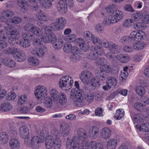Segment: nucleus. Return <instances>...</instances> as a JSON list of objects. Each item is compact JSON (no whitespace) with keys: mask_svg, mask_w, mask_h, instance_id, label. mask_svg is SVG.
Segmentation results:
<instances>
[{"mask_svg":"<svg viewBox=\"0 0 149 149\" xmlns=\"http://www.w3.org/2000/svg\"><path fill=\"white\" fill-rule=\"evenodd\" d=\"M61 141L59 131L54 129L51 132L45 140V146L47 149H60Z\"/></svg>","mask_w":149,"mask_h":149,"instance_id":"nucleus-1","label":"nucleus"},{"mask_svg":"<svg viewBox=\"0 0 149 149\" xmlns=\"http://www.w3.org/2000/svg\"><path fill=\"white\" fill-rule=\"evenodd\" d=\"M19 32L17 28L14 27L6 26L4 30L0 32V40H8L11 45H14L16 40L18 38L16 36L19 34Z\"/></svg>","mask_w":149,"mask_h":149,"instance_id":"nucleus-2","label":"nucleus"},{"mask_svg":"<svg viewBox=\"0 0 149 149\" xmlns=\"http://www.w3.org/2000/svg\"><path fill=\"white\" fill-rule=\"evenodd\" d=\"M70 97L75 102V105L78 107H82L84 105L83 100V97L81 91L77 92L71 91Z\"/></svg>","mask_w":149,"mask_h":149,"instance_id":"nucleus-3","label":"nucleus"},{"mask_svg":"<svg viewBox=\"0 0 149 149\" xmlns=\"http://www.w3.org/2000/svg\"><path fill=\"white\" fill-rule=\"evenodd\" d=\"M83 141H80L78 137L76 136L73 137L71 139H70L69 138L67 139L66 147L67 149H76L78 147V149L79 146L81 145Z\"/></svg>","mask_w":149,"mask_h":149,"instance_id":"nucleus-4","label":"nucleus"},{"mask_svg":"<svg viewBox=\"0 0 149 149\" xmlns=\"http://www.w3.org/2000/svg\"><path fill=\"white\" fill-rule=\"evenodd\" d=\"M73 81L72 78L68 76L62 77L60 79L59 86L61 88H65L66 90L72 87Z\"/></svg>","mask_w":149,"mask_h":149,"instance_id":"nucleus-5","label":"nucleus"},{"mask_svg":"<svg viewBox=\"0 0 149 149\" xmlns=\"http://www.w3.org/2000/svg\"><path fill=\"white\" fill-rule=\"evenodd\" d=\"M47 38L49 40L45 43L51 42L54 48L56 49H59L62 47L63 43V40L61 39H57L54 34H48Z\"/></svg>","mask_w":149,"mask_h":149,"instance_id":"nucleus-6","label":"nucleus"},{"mask_svg":"<svg viewBox=\"0 0 149 149\" xmlns=\"http://www.w3.org/2000/svg\"><path fill=\"white\" fill-rule=\"evenodd\" d=\"M41 141L40 137L38 136H35L31 138L30 141L27 140H25L24 143L27 146L31 147L33 149H36L39 147Z\"/></svg>","mask_w":149,"mask_h":149,"instance_id":"nucleus-7","label":"nucleus"},{"mask_svg":"<svg viewBox=\"0 0 149 149\" xmlns=\"http://www.w3.org/2000/svg\"><path fill=\"white\" fill-rule=\"evenodd\" d=\"M31 32L33 35L38 36L44 42L49 40L47 38L48 35H47V33L43 34L41 30L35 25L32 28Z\"/></svg>","mask_w":149,"mask_h":149,"instance_id":"nucleus-8","label":"nucleus"},{"mask_svg":"<svg viewBox=\"0 0 149 149\" xmlns=\"http://www.w3.org/2000/svg\"><path fill=\"white\" fill-rule=\"evenodd\" d=\"M100 142L93 141L89 143L86 141L83 142L79 146V149H97Z\"/></svg>","mask_w":149,"mask_h":149,"instance_id":"nucleus-9","label":"nucleus"},{"mask_svg":"<svg viewBox=\"0 0 149 149\" xmlns=\"http://www.w3.org/2000/svg\"><path fill=\"white\" fill-rule=\"evenodd\" d=\"M47 90L43 86H38L36 87L35 91L36 97L38 99L42 100L45 97Z\"/></svg>","mask_w":149,"mask_h":149,"instance_id":"nucleus-10","label":"nucleus"},{"mask_svg":"<svg viewBox=\"0 0 149 149\" xmlns=\"http://www.w3.org/2000/svg\"><path fill=\"white\" fill-rule=\"evenodd\" d=\"M92 73L90 71L85 70L81 72L80 78L81 81L84 84H88L90 80L92 78Z\"/></svg>","mask_w":149,"mask_h":149,"instance_id":"nucleus-11","label":"nucleus"},{"mask_svg":"<svg viewBox=\"0 0 149 149\" xmlns=\"http://www.w3.org/2000/svg\"><path fill=\"white\" fill-rule=\"evenodd\" d=\"M47 48L45 46L41 47L40 48H35L32 51L31 53L35 56L38 57H43L47 52Z\"/></svg>","mask_w":149,"mask_h":149,"instance_id":"nucleus-12","label":"nucleus"},{"mask_svg":"<svg viewBox=\"0 0 149 149\" xmlns=\"http://www.w3.org/2000/svg\"><path fill=\"white\" fill-rule=\"evenodd\" d=\"M99 131V129L97 127L95 126H92L89 129L88 136L91 138L95 139L98 137Z\"/></svg>","mask_w":149,"mask_h":149,"instance_id":"nucleus-13","label":"nucleus"},{"mask_svg":"<svg viewBox=\"0 0 149 149\" xmlns=\"http://www.w3.org/2000/svg\"><path fill=\"white\" fill-rule=\"evenodd\" d=\"M57 9L60 13H65L68 11V6L66 4V0H61L57 6Z\"/></svg>","mask_w":149,"mask_h":149,"instance_id":"nucleus-14","label":"nucleus"},{"mask_svg":"<svg viewBox=\"0 0 149 149\" xmlns=\"http://www.w3.org/2000/svg\"><path fill=\"white\" fill-rule=\"evenodd\" d=\"M20 136L23 139H26L29 138V132L28 127L26 126H21L19 130Z\"/></svg>","mask_w":149,"mask_h":149,"instance_id":"nucleus-15","label":"nucleus"},{"mask_svg":"<svg viewBox=\"0 0 149 149\" xmlns=\"http://www.w3.org/2000/svg\"><path fill=\"white\" fill-rule=\"evenodd\" d=\"M112 17H111L114 22L116 23L120 21L123 17V14L122 12L118 10H114L111 15Z\"/></svg>","mask_w":149,"mask_h":149,"instance_id":"nucleus-16","label":"nucleus"},{"mask_svg":"<svg viewBox=\"0 0 149 149\" xmlns=\"http://www.w3.org/2000/svg\"><path fill=\"white\" fill-rule=\"evenodd\" d=\"M76 43L78 44L80 49L84 52H86L89 49L88 43H86L84 40L82 38H79L77 39Z\"/></svg>","mask_w":149,"mask_h":149,"instance_id":"nucleus-17","label":"nucleus"},{"mask_svg":"<svg viewBox=\"0 0 149 149\" xmlns=\"http://www.w3.org/2000/svg\"><path fill=\"white\" fill-rule=\"evenodd\" d=\"M18 6L21 8V11L23 13L26 12L29 8L28 2L25 0H17Z\"/></svg>","mask_w":149,"mask_h":149,"instance_id":"nucleus-18","label":"nucleus"},{"mask_svg":"<svg viewBox=\"0 0 149 149\" xmlns=\"http://www.w3.org/2000/svg\"><path fill=\"white\" fill-rule=\"evenodd\" d=\"M143 33L137 31H134L132 32L130 35V37L132 42L136 40H141L143 38Z\"/></svg>","mask_w":149,"mask_h":149,"instance_id":"nucleus-19","label":"nucleus"},{"mask_svg":"<svg viewBox=\"0 0 149 149\" xmlns=\"http://www.w3.org/2000/svg\"><path fill=\"white\" fill-rule=\"evenodd\" d=\"M10 149H19L20 147V141L15 138H12L9 141Z\"/></svg>","mask_w":149,"mask_h":149,"instance_id":"nucleus-20","label":"nucleus"},{"mask_svg":"<svg viewBox=\"0 0 149 149\" xmlns=\"http://www.w3.org/2000/svg\"><path fill=\"white\" fill-rule=\"evenodd\" d=\"M100 133L101 137L103 139H107L111 136V131L109 128L106 127L101 129Z\"/></svg>","mask_w":149,"mask_h":149,"instance_id":"nucleus-21","label":"nucleus"},{"mask_svg":"<svg viewBox=\"0 0 149 149\" xmlns=\"http://www.w3.org/2000/svg\"><path fill=\"white\" fill-rule=\"evenodd\" d=\"M36 17L39 21L43 22H47L50 19L49 16L42 12H38L36 15Z\"/></svg>","mask_w":149,"mask_h":149,"instance_id":"nucleus-22","label":"nucleus"},{"mask_svg":"<svg viewBox=\"0 0 149 149\" xmlns=\"http://www.w3.org/2000/svg\"><path fill=\"white\" fill-rule=\"evenodd\" d=\"M77 134L79 137V139L81 141H84V140L86 139L87 136V131L83 128H79L77 131Z\"/></svg>","mask_w":149,"mask_h":149,"instance_id":"nucleus-23","label":"nucleus"},{"mask_svg":"<svg viewBox=\"0 0 149 149\" xmlns=\"http://www.w3.org/2000/svg\"><path fill=\"white\" fill-rule=\"evenodd\" d=\"M60 131L63 136L65 137L68 135L70 131V126L68 124L62 125H61Z\"/></svg>","mask_w":149,"mask_h":149,"instance_id":"nucleus-24","label":"nucleus"},{"mask_svg":"<svg viewBox=\"0 0 149 149\" xmlns=\"http://www.w3.org/2000/svg\"><path fill=\"white\" fill-rule=\"evenodd\" d=\"M119 142V141L118 140L115 139H111L107 143V149H115Z\"/></svg>","mask_w":149,"mask_h":149,"instance_id":"nucleus-25","label":"nucleus"},{"mask_svg":"<svg viewBox=\"0 0 149 149\" xmlns=\"http://www.w3.org/2000/svg\"><path fill=\"white\" fill-rule=\"evenodd\" d=\"M136 129L139 131L143 132L149 131V123H145L141 124L140 125H135Z\"/></svg>","mask_w":149,"mask_h":149,"instance_id":"nucleus-26","label":"nucleus"},{"mask_svg":"<svg viewBox=\"0 0 149 149\" xmlns=\"http://www.w3.org/2000/svg\"><path fill=\"white\" fill-rule=\"evenodd\" d=\"M97 77L101 80H104L107 77L106 71L102 68H101L96 72Z\"/></svg>","mask_w":149,"mask_h":149,"instance_id":"nucleus-27","label":"nucleus"},{"mask_svg":"<svg viewBox=\"0 0 149 149\" xmlns=\"http://www.w3.org/2000/svg\"><path fill=\"white\" fill-rule=\"evenodd\" d=\"M144 117L143 115L141 113H136L135 114L132 119L134 123H140L144 122Z\"/></svg>","mask_w":149,"mask_h":149,"instance_id":"nucleus-28","label":"nucleus"},{"mask_svg":"<svg viewBox=\"0 0 149 149\" xmlns=\"http://www.w3.org/2000/svg\"><path fill=\"white\" fill-rule=\"evenodd\" d=\"M15 60L19 62L24 61L26 59L25 54L23 51L20 50L16 56H14Z\"/></svg>","mask_w":149,"mask_h":149,"instance_id":"nucleus-29","label":"nucleus"},{"mask_svg":"<svg viewBox=\"0 0 149 149\" xmlns=\"http://www.w3.org/2000/svg\"><path fill=\"white\" fill-rule=\"evenodd\" d=\"M3 64L10 68H13L15 65V62L9 58H6L3 61Z\"/></svg>","mask_w":149,"mask_h":149,"instance_id":"nucleus-30","label":"nucleus"},{"mask_svg":"<svg viewBox=\"0 0 149 149\" xmlns=\"http://www.w3.org/2000/svg\"><path fill=\"white\" fill-rule=\"evenodd\" d=\"M9 136L8 134L4 132L0 133V143L2 144H6L8 141Z\"/></svg>","mask_w":149,"mask_h":149,"instance_id":"nucleus-31","label":"nucleus"},{"mask_svg":"<svg viewBox=\"0 0 149 149\" xmlns=\"http://www.w3.org/2000/svg\"><path fill=\"white\" fill-rule=\"evenodd\" d=\"M108 50L111 52L113 53L117 54L120 51L119 46L112 42H111Z\"/></svg>","mask_w":149,"mask_h":149,"instance_id":"nucleus-32","label":"nucleus"},{"mask_svg":"<svg viewBox=\"0 0 149 149\" xmlns=\"http://www.w3.org/2000/svg\"><path fill=\"white\" fill-rule=\"evenodd\" d=\"M67 100L66 96L65 93H59L58 101L59 104L64 105L66 103Z\"/></svg>","mask_w":149,"mask_h":149,"instance_id":"nucleus-33","label":"nucleus"},{"mask_svg":"<svg viewBox=\"0 0 149 149\" xmlns=\"http://www.w3.org/2000/svg\"><path fill=\"white\" fill-rule=\"evenodd\" d=\"M145 46V44L143 41H136L133 45V49L137 50L143 49Z\"/></svg>","mask_w":149,"mask_h":149,"instance_id":"nucleus-34","label":"nucleus"},{"mask_svg":"<svg viewBox=\"0 0 149 149\" xmlns=\"http://www.w3.org/2000/svg\"><path fill=\"white\" fill-rule=\"evenodd\" d=\"M116 57L123 63L127 62L129 59L128 55L126 54H119L116 56Z\"/></svg>","mask_w":149,"mask_h":149,"instance_id":"nucleus-35","label":"nucleus"},{"mask_svg":"<svg viewBox=\"0 0 149 149\" xmlns=\"http://www.w3.org/2000/svg\"><path fill=\"white\" fill-rule=\"evenodd\" d=\"M134 107L137 110L141 112L144 111L146 110V106L140 102L135 103L134 104Z\"/></svg>","mask_w":149,"mask_h":149,"instance_id":"nucleus-36","label":"nucleus"},{"mask_svg":"<svg viewBox=\"0 0 149 149\" xmlns=\"http://www.w3.org/2000/svg\"><path fill=\"white\" fill-rule=\"evenodd\" d=\"M50 95L54 102H57L58 101L59 93L56 89L54 88L52 89L50 92Z\"/></svg>","mask_w":149,"mask_h":149,"instance_id":"nucleus-37","label":"nucleus"},{"mask_svg":"<svg viewBox=\"0 0 149 149\" xmlns=\"http://www.w3.org/2000/svg\"><path fill=\"white\" fill-rule=\"evenodd\" d=\"M14 13L10 10H6L3 11L1 13L2 18H5L10 17L14 15Z\"/></svg>","mask_w":149,"mask_h":149,"instance_id":"nucleus-38","label":"nucleus"},{"mask_svg":"<svg viewBox=\"0 0 149 149\" xmlns=\"http://www.w3.org/2000/svg\"><path fill=\"white\" fill-rule=\"evenodd\" d=\"M15 124L12 122L9 124V133L10 135L13 137L15 136L17 134V131L15 127H14Z\"/></svg>","mask_w":149,"mask_h":149,"instance_id":"nucleus-39","label":"nucleus"},{"mask_svg":"<svg viewBox=\"0 0 149 149\" xmlns=\"http://www.w3.org/2000/svg\"><path fill=\"white\" fill-rule=\"evenodd\" d=\"M117 84V81L115 77L113 76L109 77L107 81V84H109L111 86H114L116 85Z\"/></svg>","mask_w":149,"mask_h":149,"instance_id":"nucleus-40","label":"nucleus"},{"mask_svg":"<svg viewBox=\"0 0 149 149\" xmlns=\"http://www.w3.org/2000/svg\"><path fill=\"white\" fill-rule=\"evenodd\" d=\"M98 79L96 77H93L90 80L89 83L88 84H90L91 86L93 87V89H94L95 87L98 86L100 85V82Z\"/></svg>","mask_w":149,"mask_h":149,"instance_id":"nucleus-41","label":"nucleus"},{"mask_svg":"<svg viewBox=\"0 0 149 149\" xmlns=\"http://www.w3.org/2000/svg\"><path fill=\"white\" fill-rule=\"evenodd\" d=\"M1 108L4 111H8L12 110V107L11 104L9 103L5 102L1 105Z\"/></svg>","mask_w":149,"mask_h":149,"instance_id":"nucleus-42","label":"nucleus"},{"mask_svg":"<svg viewBox=\"0 0 149 149\" xmlns=\"http://www.w3.org/2000/svg\"><path fill=\"white\" fill-rule=\"evenodd\" d=\"M120 42L124 45L131 43L132 42L130 36H125L122 37L120 40Z\"/></svg>","mask_w":149,"mask_h":149,"instance_id":"nucleus-43","label":"nucleus"},{"mask_svg":"<svg viewBox=\"0 0 149 149\" xmlns=\"http://www.w3.org/2000/svg\"><path fill=\"white\" fill-rule=\"evenodd\" d=\"M127 67H125L123 70L121 72L120 76V81H123L125 80L127 78L128 74L127 72Z\"/></svg>","mask_w":149,"mask_h":149,"instance_id":"nucleus-44","label":"nucleus"},{"mask_svg":"<svg viewBox=\"0 0 149 149\" xmlns=\"http://www.w3.org/2000/svg\"><path fill=\"white\" fill-rule=\"evenodd\" d=\"M39 0L41 5L46 8H49L52 6V1L50 0Z\"/></svg>","mask_w":149,"mask_h":149,"instance_id":"nucleus-45","label":"nucleus"},{"mask_svg":"<svg viewBox=\"0 0 149 149\" xmlns=\"http://www.w3.org/2000/svg\"><path fill=\"white\" fill-rule=\"evenodd\" d=\"M57 22L61 30H62L66 23V19L62 17H61L57 19Z\"/></svg>","mask_w":149,"mask_h":149,"instance_id":"nucleus-46","label":"nucleus"},{"mask_svg":"<svg viewBox=\"0 0 149 149\" xmlns=\"http://www.w3.org/2000/svg\"><path fill=\"white\" fill-rule=\"evenodd\" d=\"M77 36L74 34H71L66 36L64 38L65 41L68 42H72L75 41L76 43Z\"/></svg>","mask_w":149,"mask_h":149,"instance_id":"nucleus-47","label":"nucleus"},{"mask_svg":"<svg viewBox=\"0 0 149 149\" xmlns=\"http://www.w3.org/2000/svg\"><path fill=\"white\" fill-rule=\"evenodd\" d=\"M142 16L141 13L137 12L133 14L131 17V19L133 22H136L140 19Z\"/></svg>","mask_w":149,"mask_h":149,"instance_id":"nucleus-48","label":"nucleus"},{"mask_svg":"<svg viewBox=\"0 0 149 149\" xmlns=\"http://www.w3.org/2000/svg\"><path fill=\"white\" fill-rule=\"evenodd\" d=\"M87 57L88 59L92 60H96L98 58L97 54L95 53L94 50H91L87 54Z\"/></svg>","mask_w":149,"mask_h":149,"instance_id":"nucleus-49","label":"nucleus"},{"mask_svg":"<svg viewBox=\"0 0 149 149\" xmlns=\"http://www.w3.org/2000/svg\"><path fill=\"white\" fill-rule=\"evenodd\" d=\"M27 100V97L26 95H22L19 97L17 101L19 105H22L25 104Z\"/></svg>","mask_w":149,"mask_h":149,"instance_id":"nucleus-50","label":"nucleus"},{"mask_svg":"<svg viewBox=\"0 0 149 149\" xmlns=\"http://www.w3.org/2000/svg\"><path fill=\"white\" fill-rule=\"evenodd\" d=\"M23 38L24 40L32 41L34 39V37L33 35L29 33H26L23 34Z\"/></svg>","mask_w":149,"mask_h":149,"instance_id":"nucleus-51","label":"nucleus"},{"mask_svg":"<svg viewBox=\"0 0 149 149\" xmlns=\"http://www.w3.org/2000/svg\"><path fill=\"white\" fill-rule=\"evenodd\" d=\"M136 93L140 96L144 95L146 92L145 88L141 86H138L136 87Z\"/></svg>","mask_w":149,"mask_h":149,"instance_id":"nucleus-52","label":"nucleus"},{"mask_svg":"<svg viewBox=\"0 0 149 149\" xmlns=\"http://www.w3.org/2000/svg\"><path fill=\"white\" fill-rule=\"evenodd\" d=\"M124 115V111L123 109H120L117 110L115 116L118 120H120Z\"/></svg>","mask_w":149,"mask_h":149,"instance_id":"nucleus-53","label":"nucleus"},{"mask_svg":"<svg viewBox=\"0 0 149 149\" xmlns=\"http://www.w3.org/2000/svg\"><path fill=\"white\" fill-rule=\"evenodd\" d=\"M28 61L30 65H36L39 63L38 59L35 57H30L29 58Z\"/></svg>","mask_w":149,"mask_h":149,"instance_id":"nucleus-54","label":"nucleus"},{"mask_svg":"<svg viewBox=\"0 0 149 149\" xmlns=\"http://www.w3.org/2000/svg\"><path fill=\"white\" fill-rule=\"evenodd\" d=\"M95 53L97 54V56L102 55L104 54V49L99 46H96L95 47L94 50Z\"/></svg>","mask_w":149,"mask_h":149,"instance_id":"nucleus-55","label":"nucleus"},{"mask_svg":"<svg viewBox=\"0 0 149 149\" xmlns=\"http://www.w3.org/2000/svg\"><path fill=\"white\" fill-rule=\"evenodd\" d=\"M85 98L86 100L88 102H92L94 99V95L91 92L88 93L85 95Z\"/></svg>","mask_w":149,"mask_h":149,"instance_id":"nucleus-56","label":"nucleus"},{"mask_svg":"<svg viewBox=\"0 0 149 149\" xmlns=\"http://www.w3.org/2000/svg\"><path fill=\"white\" fill-rule=\"evenodd\" d=\"M50 27L51 29L52 30L55 31L61 30V29L59 28V26L58 23L56 22L52 23L50 24Z\"/></svg>","mask_w":149,"mask_h":149,"instance_id":"nucleus-57","label":"nucleus"},{"mask_svg":"<svg viewBox=\"0 0 149 149\" xmlns=\"http://www.w3.org/2000/svg\"><path fill=\"white\" fill-rule=\"evenodd\" d=\"M93 35L90 31H86L83 34V38L86 40H91L92 39Z\"/></svg>","mask_w":149,"mask_h":149,"instance_id":"nucleus-58","label":"nucleus"},{"mask_svg":"<svg viewBox=\"0 0 149 149\" xmlns=\"http://www.w3.org/2000/svg\"><path fill=\"white\" fill-rule=\"evenodd\" d=\"M72 46V45L70 43L64 44L63 48L64 52L67 53L71 52Z\"/></svg>","mask_w":149,"mask_h":149,"instance_id":"nucleus-59","label":"nucleus"},{"mask_svg":"<svg viewBox=\"0 0 149 149\" xmlns=\"http://www.w3.org/2000/svg\"><path fill=\"white\" fill-rule=\"evenodd\" d=\"M44 104L45 106L46 107L48 108H51L53 105L52 101L51 98L48 97L45 98Z\"/></svg>","mask_w":149,"mask_h":149,"instance_id":"nucleus-60","label":"nucleus"},{"mask_svg":"<svg viewBox=\"0 0 149 149\" xmlns=\"http://www.w3.org/2000/svg\"><path fill=\"white\" fill-rule=\"evenodd\" d=\"M111 17H112L111 15H110L108 18L104 19L102 22L103 24L107 26L109 25L111 23H115L114 22L113 20L112 19Z\"/></svg>","mask_w":149,"mask_h":149,"instance_id":"nucleus-61","label":"nucleus"},{"mask_svg":"<svg viewBox=\"0 0 149 149\" xmlns=\"http://www.w3.org/2000/svg\"><path fill=\"white\" fill-rule=\"evenodd\" d=\"M95 31L98 33H102L104 30V26L102 24H98L95 26Z\"/></svg>","mask_w":149,"mask_h":149,"instance_id":"nucleus-62","label":"nucleus"},{"mask_svg":"<svg viewBox=\"0 0 149 149\" xmlns=\"http://www.w3.org/2000/svg\"><path fill=\"white\" fill-rule=\"evenodd\" d=\"M133 21L131 19H128L125 20L123 22V25L126 28L130 27L132 24Z\"/></svg>","mask_w":149,"mask_h":149,"instance_id":"nucleus-63","label":"nucleus"},{"mask_svg":"<svg viewBox=\"0 0 149 149\" xmlns=\"http://www.w3.org/2000/svg\"><path fill=\"white\" fill-rule=\"evenodd\" d=\"M115 54L110 51L106 54V56L109 60L113 61L116 58V56L114 55Z\"/></svg>","mask_w":149,"mask_h":149,"instance_id":"nucleus-64","label":"nucleus"}]
</instances>
